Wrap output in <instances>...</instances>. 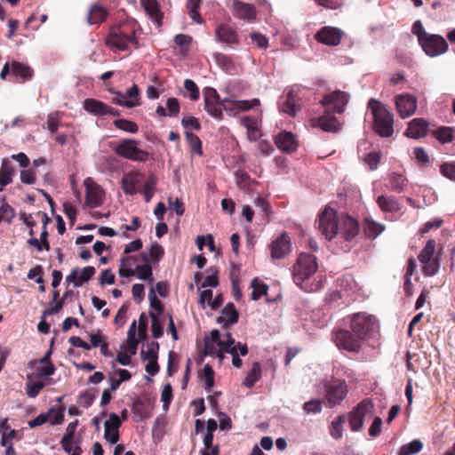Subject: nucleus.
Here are the masks:
<instances>
[{"mask_svg": "<svg viewBox=\"0 0 455 455\" xmlns=\"http://www.w3.org/2000/svg\"><path fill=\"white\" fill-rule=\"evenodd\" d=\"M14 215L15 214L12 208L8 204L4 202V198L1 199L0 221L5 220L7 222H11Z\"/></svg>", "mask_w": 455, "mask_h": 455, "instance_id": "13d9d810", "label": "nucleus"}, {"mask_svg": "<svg viewBox=\"0 0 455 455\" xmlns=\"http://www.w3.org/2000/svg\"><path fill=\"white\" fill-rule=\"evenodd\" d=\"M60 115L59 112L50 113L47 116L48 129L52 132H56L60 126Z\"/></svg>", "mask_w": 455, "mask_h": 455, "instance_id": "0e129e2a", "label": "nucleus"}, {"mask_svg": "<svg viewBox=\"0 0 455 455\" xmlns=\"http://www.w3.org/2000/svg\"><path fill=\"white\" fill-rule=\"evenodd\" d=\"M271 255L274 259H282L291 251V241L286 234L276 238L270 245Z\"/></svg>", "mask_w": 455, "mask_h": 455, "instance_id": "b1692460", "label": "nucleus"}, {"mask_svg": "<svg viewBox=\"0 0 455 455\" xmlns=\"http://www.w3.org/2000/svg\"><path fill=\"white\" fill-rule=\"evenodd\" d=\"M429 57H436L445 53L448 51V44L444 37L439 35L429 34L425 39H421L419 44Z\"/></svg>", "mask_w": 455, "mask_h": 455, "instance_id": "9d476101", "label": "nucleus"}, {"mask_svg": "<svg viewBox=\"0 0 455 455\" xmlns=\"http://www.w3.org/2000/svg\"><path fill=\"white\" fill-rule=\"evenodd\" d=\"M373 117V129L381 137H390L394 132L393 114L379 101L371 99L368 102Z\"/></svg>", "mask_w": 455, "mask_h": 455, "instance_id": "20e7f679", "label": "nucleus"}, {"mask_svg": "<svg viewBox=\"0 0 455 455\" xmlns=\"http://www.w3.org/2000/svg\"><path fill=\"white\" fill-rule=\"evenodd\" d=\"M384 229L385 226L383 224L379 223L370 218L365 219L363 224V230L368 237L375 239L384 231Z\"/></svg>", "mask_w": 455, "mask_h": 455, "instance_id": "72a5a7b5", "label": "nucleus"}, {"mask_svg": "<svg viewBox=\"0 0 455 455\" xmlns=\"http://www.w3.org/2000/svg\"><path fill=\"white\" fill-rule=\"evenodd\" d=\"M213 59L216 64L225 72L230 73L234 71L235 68L232 58L228 55L220 52H216L213 54Z\"/></svg>", "mask_w": 455, "mask_h": 455, "instance_id": "58836bf2", "label": "nucleus"}, {"mask_svg": "<svg viewBox=\"0 0 455 455\" xmlns=\"http://www.w3.org/2000/svg\"><path fill=\"white\" fill-rule=\"evenodd\" d=\"M164 255V248L157 243H154L149 249V256L148 257L150 262H157Z\"/></svg>", "mask_w": 455, "mask_h": 455, "instance_id": "680f3d73", "label": "nucleus"}, {"mask_svg": "<svg viewBox=\"0 0 455 455\" xmlns=\"http://www.w3.org/2000/svg\"><path fill=\"white\" fill-rule=\"evenodd\" d=\"M159 345L157 342H151L148 344L147 350L141 351V358L144 361L157 360V353Z\"/></svg>", "mask_w": 455, "mask_h": 455, "instance_id": "8fccbe9b", "label": "nucleus"}, {"mask_svg": "<svg viewBox=\"0 0 455 455\" xmlns=\"http://www.w3.org/2000/svg\"><path fill=\"white\" fill-rule=\"evenodd\" d=\"M440 171L444 177L455 181V164L445 163L441 165Z\"/></svg>", "mask_w": 455, "mask_h": 455, "instance_id": "774afa93", "label": "nucleus"}, {"mask_svg": "<svg viewBox=\"0 0 455 455\" xmlns=\"http://www.w3.org/2000/svg\"><path fill=\"white\" fill-rule=\"evenodd\" d=\"M303 410L307 414L319 413L322 411V403L318 399L310 400L304 403Z\"/></svg>", "mask_w": 455, "mask_h": 455, "instance_id": "052dcab7", "label": "nucleus"}, {"mask_svg": "<svg viewBox=\"0 0 455 455\" xmlns=\"http://www.w3.org/2000/svg\"><path fill=\"white\" fill-rule=\"evenodd\" d=\"M395 102L396 111L402 118L412 116L418 107L417 98L407 92L396 95Z\"/></svg>", "mask_w": 455, "mask_h": 455, "instance_id": "2eb2a0df", "label": "nucleus"}, {"mask_svg": "<svg viewBox=\"0 0 455 455\" xmlns=\"http://www.w3.org/2000/svg\"><path fill=\"white\" fill-rule=\"evenodd\" d=\"M389 186L392 191L402 193L407 186V179L400 172H392L388 175Z\"/></svg>", "mask_w": 455, "mask_h": 455, "instance_id": "473e14b6", "label": "nucleus"}, {"mask_svg": "<svg viewBox=\"0 0 455 455\" xmlns=\"http://www.w3.org/2000/svg\"><path fill=\"white\" fill-rule=\"evenodd\" d=\"M229 354L232 355L233 366L239 369L243 365V361L240 358V355L244 356L248 354L247 345L238 342L233 347V352Z\"/></svg>", "mask_w": 455, "mask_h": 455, "instance_id": "4c0bfd02", "label": "nucleus"}, {"mask_svg": "<svg viewBox=\"0 0 455 455\" xmlns=\"http://www.w3.org/2000/svg\"><path fill=\"white\" fill-rule=\"evenodd\" d=\"M237 344L231 332L221 333L219 330H212L210 336L204 339V349L207 355L219 358L221 363L224 353H232L233 347Z\"/></svg>", "mask_w": 455, "mask_h": 455, "instance_id": "7ed1b4c3", "label": "nucleus"}, {"mask_svg": "<svg viewBox=\"0 0 455 455\" xmlns=\"http://www.w3.org/2000/svg\"><path fill=\"white\" fill-rule=\"evenodd\" d=\"M333 340L340 349L356 352L360 349L363 339L347 330H338L333 332Z\"/></svg>", "mask_w": 455, "mask_h": 455, "instance_id": "1a4fd4ad", "label": "nucleus"}, {"mask_svg": "<svg viewBox=\"0 0 455 455\" xmlns=\"http://www.w3.org/2000/svg\"><path fill=\"white\" fill-rule=\"evenodd\" d=\"M212 291L210 289L204 290L200 293L199 303L203 307H205V303L212 308L216 309L220 306V301L213 299Z\"/></svg>", "mask_w": 455, "mask_h": 455, "instance_id": "c03bdc74", "label": "nucleus"}, {"mask_svg": "<svg viewBox=\"0 0 455 455\" xmlns=\"http://www.w3.org/2000/svg\"><path fill=\"white\" fill-rule=\"evenodd\" d=\"M376 202L383 212L395 213L402 208L400 202L393 196H379Z\"/></svg>", "mask_w": 455, "mask_h": 455, "instance_id": "393cba45", "label": "nucleus"}, {"mask_svg": "<svg viewBox=\"0 0 455 455\" xmlns=\"http://www.w3.org/2000/svg\"><path fill=\"white\" fill-rule=\"evenodd\" d=\"M349 96L341 91H335L326 94L321 104L327 112L342 113L348 102Z\"/></svg>", "mask_w": 455, "mask_h": 455, "instance_id": "f8f14e48", "label": "nucleus"}, {"mask_svg": "<svg viewBox=\"0 0 455 455\" xmlns=\"http://www.w3.org/2000/svg\"><path fill=\"white\" fill-rule=\"evenodd\" d=\"M319 126L323 131L328 132H335L339 130L341 124L339 119L331 116V112H327L324 109V114L318 118Z\"/></svg>", "mask_w": 455, "mask_h": 455, "instance_id": "cd10ccee", "label": "nucleus"}, {"mask_svg": "<svg viewBox=\"0 0 455 455\" xmlns=\"http://www.w3.org/2000/svg\"><path fill=\"white\" fill-rule=\"evenodd\" d=\"M135 24H123L113 28L106 39V44L114 51H125L129 45H138L134 36Z\"/></svg>", "mask_w": 455, "mask_h": 455, "instance_id": "39448f33", "label": "nucleus"}, {"mask_svg": "<svg viewBox=\"0 0 455 455\" xmlns=\"http://www.w3.org/2000/svg\"><path fill=\"white\" fill-rule=\"evenodd\" d=\"M317 228L327 240L340 234L346 241L355 238L359 233L358 222L347 216H338L334 209L326 206L318 216Z\"/></svg>", "mask_w": 455, "mask_h": 455, "instance_id": "f257e3e1", "label": "nucleus"}, {"mask_svg": "<svg viewBox=\"0 0 455 455\" xmlns=\"http://www.w3.org/2000/svg\"><path fill=\"white\" fill-rule=\"evenodd\" d=\"M241 123L246 128L247 137L250 140H256L259 138V119L246 116L241 119Z\"/></svg>", "mask_w": 455, "mask_h": 455, "instance_id": "c756f323", "label": "nucleus"}, {"mask_svg": "<svg viewBox=\"0 0 455 455\" xmlns=\"http://www.w3.org/2000/svg\"><path fill=\"white\" fill-rule=\"evenodd\" d=\"M192 41V37L188 35L179 34L175 36L174 42L177 45H179L183 53H187L188 52L189 44Z\"/></svg>", "mask_w": 455, "mask_h": 455, "instance_id": "bf43d9fd", "label": "nucleus"}, {"mask_svg": "<svg viewBox=\"0 0 455 455\" xmlns=\"http://www.w3.org/2000/svg\"><path fill=\"white\" fill-rule=\"evenodd\" d=\"M352 331L359 338L367 339L379 328L375 316L364 312L354 314L347 317Z\"/></svg>", "mask_w": 455, "mask_h": 455, "instance_id": "423d86ee", "label": "nucleus"}, {"mask_svg": "<svg viewBox=\"0 0 455 455\" xmlns=\"http://www.w3.org/2000/svg\"><path fill=\"white\" fill-rule=\"evenodd\" d=\"M277 148L286 153H291L297 149L298 141L295 135L290 132H281L275 140Z\"/></svg>", "mask_w": 455, "mask_h": 455, "instance_id": "5701e85b", "label": "nucleus"}, {"mask_svg": "<svg viewBox=\"0 0 455 455\" xmlns=\"http://www.w3.org/2000/svg\"><path fill=\"white\" fill-rule=\"evenodd\" d=\"M216 40L227 44H235L239 43L238 36L235 30L228 24H218L215 28Z\"/></svg>", "mask_w": 455, "mask_h": 455, "instance_id": "412c9836", "label": "nucleus"}, {"mask_svg": "<svg viewBox=\"0 0 455 455\" xmlns=\"http://www.w3.org/2000/svg\"><path fill=\"white\" fill-rule=\"evenodd\" d=\"M140 185V174L138 172L128 173L122 180V188L127 195H135Z\"/></svg>", "mask_w": 455, "mask_h": 455, "instance_id": "bb28decb", "label": "nucleus"}, {"mask_svg": "<svg viewBox=\"0 0 455 455\" xmlns=\"http://www.w3.org/2000/svg\"><path fill=\"white\" fill-rule=\"evenodd\" d=\"M204 109L207 113L216 119L222 118L223 100H220L217 91L212 87H207L204 91Z\"/></svg>", "mask_w": 455, "mask_h": 455, "instance_id": "ddd939ff", "label": "nucleus"}, {"mask_svg": "<svg viewBox=\"0 0 455 455\" xmlns=\"http://www.w3.org/2000/svg\"><path fill=\"white\" fill-rule=\"evenodd\" d=\"M454 130L451 127H440L434 132L435 138L441 143H449L453 140Z\"/></svg>", "mask_w": 455, "mask_h": 455, "instance_id": "de8ad7c7", "label": "nucleus"}, {"mask_svg": "<svg viewBox=\"0 0 455 455\" xmlns=\"http://www.w3.org/2000/svg\"><path fill=\"white\" fill-rule=\"evenodd\" d=\"M343 32L335 27H323L315 36L317 42L326 44L336 46L340 44Z\"/></svg>", "mask_w": 455, "mask_h": 455, "instance_id": "f3484780", "label": "nucleus"}, {"mask_svg": "<svg viewBox=\"0 0 455 455\" xmlns=\"http://www.w3.org/2000/svg\"><path fill=\"white\" fill-rule=\"evenodd\" d=\"M61 447L68 455H81L80 439H61Z\"/></svg>", "mask_w": 455, "mask_h": 455, "instance_id": "ea45409f", "label": "nucleus"}, {"mask_svg": "<svg viewBox=\"0 0 455 455\" xmlns=\"http://www.w3.org/2000/svg\"><path fill=\"white\" fill-rule=\"evenodd\" d=\"M428 123L424 118L412 119L405 131V135L409 138L419 140L427 134Z\"/></svg>", "mask_w": 455, "mask_h": 455, "instance_id": "4be33fe9", "label": "nucleus"}, {"mask_svg": "<svg viewBox=\"0 0 455 455\" xmlns=\"http://www.w3.org/2000/svg\"><path fill=\"white\" fill-rule=\"evenodd\" d=\"M380 154L379 152H371L369 153L365 158L364 161L366 164L370 167L371 170H375L378 167V164L380 161Z\"/></svg>", "mask_w": 455, "mask_h": 455, "instance_id": "338daca9", "label": "nucleus"}, {"mask_svg": "<svg viewBox=\"0 0 455 455\" xmlns=\"http://www.w3.org/2000/svg\"><path fill=\"white\" fill-rule=\"evenodd\" d=\"M238 321V312L232 303H228L222 310L220 322L226 325L234 324Z\"/></svg>", "mask_w": 455, "mask_h": 455, "instance_id": "a19ab883", "label": "nucleus"}, {"mask_svg": "<svg viewBox=\"0 0 455 455\" xmlns=\"http://www.w3.org/2000/svg\"><path fill=\"white\" fill-rule=\"evenodd\" d=\"M347 387L345 381L335 380L331 382L327 389L326 399L330 407L339 404L346 397Z\"/></svg>", "mask_w": 455, "mask_h": 455, "instance_id": "a211bd4d", "label": "nucleus"}, {"mask_svg": "<svg viewBox=\"0 0 455 455\" xmlns=\"http://www.w3.org/2000/svg\"><path fill=\"white\" fill-rule=\"evenodd\" d=\"M85 188V204L89 208L100 207L105 200L103 188L92 178H86L84 181Z\"/></svg>", "mask_w": 455, "mask_h": 455, "instance_id": "9b49d317", "label": "nucleus"}, {"mask_svg": "<svg viewBox=\"0 0 455 455\" xmlns=\"http://www.w3.org/2000/svg\"><path fill=\"white\" fill-rule=\"evenodd\" d=\"M251 288L252 289V291L251 293V298L253 300H258L263 295H266L267 291L268 290V287L267 284H265L261 281H259L256 278L251 281Z\"/></svg>", "mask_w": 455, "mask_h": 455, "instance_id": "37998d69", "label": "nucleus"}, {"mask_svg": "<svg viewBox=\"0 0 455 455\" xmlns=\"http://www.w3.org/2000/svg\"><path fill=\"white\" fill-rule=\"evenodd\" d=\"M318 264L314 255L300 253L292 267V279L296 285L309 279L317 270Z\"/></svg>", "mask_w": 455, "mask_h": 455, "instance_id": "0eeeda50", "label": "nucleus"}, {"mask_svg": "<svg viewBox=\"0 0 455 455\" xmlns=\"http://www.w3.org/2000/svg\"><path fill=\"white\" fill-rule=\"evenodd\" d=\"M202 3V0H188L187 8L190 18L197 24L203 23V19L198 12V8Z\"/></svg>", "mask_w": 455, "mask_h": 455, "instance_id": "a18cd8bd", "label": "nucleus"}, {"mask_svg": "<svg viewBox=\"0 0 455 455\" xmlns=\"http://www.w3.org/2000/svg\"><path fill=\"white\" fill-rule=\"evenodd\" d=\"M114 124L116 128L130 133H136L139 130L138 125L134 122L126 119L116 120Z\"/></svg>", "mask_w": 455, "mask_h": 455, "instance_id": "603ef678", "label": "nucleus"}, {"mask_svg": "<svg viewBox=\"0 0 455 455\" xmlns=\"http://www.w3.org/2000/svg\"><path fill=\"white\" fill-rule=\"evenodd\" d=\"M259 99L237 100L231 98L223 99V109L230 116H235L241 112L248 111L259 106Z\"/></svg>", "mask_w": 455, "mask_h": 455, "instance_id": "4468645a", "label": "nucleus"}, {"mask_svg": "<svg viewBox=\"0 0 455 455\" xmlns=\"http://www.w3.org/2000/svg\"><path fill=\"white\" fill-rule=\"evenodd\" d=\"M107 14V11L102 6L92 4L88 12V23L90 25L98 24L105 20Z\"/></svg>", "mask_w": 455, "mask_h": 455, "instance_id": "c9c22d12", "label": "nucleus"}, {"mask_svg": "<svg viewBox=\"0 0 455 455\" xmlns=\"http://www.w3.org/2000/svg\"><path fill=\"white\" fill-rule=\"evenodd\" d=\"M141 4L149 18L158 26L161 24L162 12L156 0H141Z\"/></svg>", "mask_w": 455, "mask_h": 455, "instance_id": "7c9ffc66", "label": "nucleus"}, {"mask_svg": "<svg viewBox=\"0 0 455 455\" xmlns=\"http://www.w3.org/2000/svg\"><path fill=\"white\" fill-rule=\"evenodd\" d=\"M11 69L20 83L30 80L33 76V69L29 66L15 60L11 63Z\"/></svg>", "mask_w": 455, "mask_h": 455, "instance_id": "a878e982", "label": "nucleus"}, {"mask_svg": "<svg viewBox=\"0 0 455 455\" xmlns=\"http://www.w3.org/2000/svg\"><path fill=\"white\" fill-rule=\"evenodd\" d=\"M231 10L234 17L251 22L256 19V10L252 4L241 0H231Z\"/></svg>", "mask_w": 455, "mask_h": 455, "instance_id": "6ab92c4d", "label": "nucleus"}, {"mask_svg": "<svg viewBox=\"0 0 455 455\" xmlns=\"http://www.w3.org/2000/svg\"><path fill=\"white\" fill-rule=\"evenodd\" d=\"M15 170L9 160H3L0 168V186L4 187L12 183Z\"/></svg>", "mask_w": 455, "mask_h": 455, "instance_id": "f704fd0d", "label": "nucleus"}, {"mask_svg": "<svg viewBox=\"0 0 455 455\" xmlns=\"http://www.w3.org/2000/svg\"><path fill=\"white\" fill-rule=\"evenodd\" d=\"M84 108L96 116H107V112H108V106L95 99H86L84 101Z\"/></svg>", "mask_w": 455, "mask_h": 455, "instance_id": "c85d7f7f", "label": "nucleus"}, {"mask_svg": "<svg viewBox=\"0 0 455 455\" xmlns=\"http://www.w3.org/2000/svg\"><path fill=\"white\" fill-rule=\"evenodd\" d=\"M298 100V90L293 88L286 95L280 99L279 110L291 116H295L296 113L299 110Z\"/></svg>", "mask_w": 455, "mask_h": 455, "instance_id": "aec40b11", "label": "nucleus"}, {"mask_svg": "<svg viewBox=\"0 0 455 455\" xmlns=\"http://www.w3.org/2000/svg\"><path fill=\"white\" fill-rule=\"evenodd\" d=\"M95 274V268L93 267H85L83 269H79L77 279L76 281V287L83 285L84 283L89 281L91 277Z\"/></svg>", "mask_w": 455, "mask_h": 455, "instance_id": "3c124183", "label": "nucleus"}, {"mask_svg": "<svg viewBox=\"0 0 455 455\" xmlns=\"http://www.w3.org/2000/svg\"><path fill=\"white\" fill-rule=\"evenodd\" d=\"M202 379L204 381L205 388H211L214 385V371L212 367L205 364L203 368Z\"/></svg>", "mask_w": 455, "mask_h": 455, "instance_id": "6e6d98bb", "label": "nucleus"}, {"mask_svg": "<svg viewBox=\"0 0 455 455\" xmlns=\"http://www.w3.org/2000/svg\"><path fill=\"white\" fill-rule=\"evenodd\" d=\"M353 411L361 419H364L367 416H371L373 411V403L370 400L362 401Z\"/></svg>", "mask_w": 455, "mask_h": 455, "instance_id": "49530a36", "label": "nucleus"}, {"mask_svg": "<svg viewBox=\"0 0 455 455\" xmlns=\"http://www.w3.org/2000/svg\"><path fill=\"white\" fill-rule=\"evenodd\" d=\"M435 251V242L434 240H428L419 255L420 262H427L432 259V257Z\"/></svg>", "mask_w": 455, "mask_h": 455, "instance_id": "09e8293b", "label": "nucleus"}, {"mask_svg": "<svg viewBox=\"0 0 455 455\" xmlns=\"http://www.w3.org/2000/svg\"><path fill=\"white\" fill-rule=\"evenodd\" d=\"M261 378V366L259 362L252 363L251 371L244 378L243 384L244 387L251 388Z\"/></svg>", "mask_w": 455, "mask_h": 455, "instance_id": "e433bc0d", "label": "nucleus"}, {"mask_svg": "<svg viewBox=\"0 0 455 455\" xmlns=\"http://www.w3.org/2000/svg\"><path fill=\"white\" fill-rule=\"evenodd\" d=\"M250 37L254 44H256L259 48L267 49L268 46V39L266 36L253 32L251 33Z\"/></svg>", "mask_w": 455, "mask_h": 455, "instance_id": "69168bd1", "label": "nucleus"}, {"mask_svg": "<svg viewBox=\"0 0 455 455\" xmlns=\"http://www.w3.org/2000/svg\"><path fill=\"white\" fill-rule=\"evenodd\" d=\"M423 448L421 441L415 439L409 443L403 444L400 447L398 455H414L419 453Z\"/></svg>", "mask_w": 455, "mask_h": 455, "instance_id": "79ce46f5", "label": "nucleus"}, {"mask_svg": "<svg viewBox=\"0 0 455 455\" xmlns=\"http://www.w3.org/2000/svg\"><path fill=\"white\" fill-rule=\"evenodd\" d=\"M51 351L35 364L33 372L27 375V379H37L40 380H52L51 376L55 371V367L50 361Z\"/></svg>", "mask_w": 455, "mask_h": 455, "instance_id": "dca6fc26", "label": "nucleus"}, {"mask_svg": "<svg viewBox=\"0 0 455 455\" xmlns=\"http://www.w3.org/2000/svg\"><path fill=\"white\" fill-rule=\"evenodd\" d=\"M125 98L128 101L134 102V107L139 106L140 102V91L136 84H133L128 88L124 93Z\"/></svg>", "mask_w": 455, "mask_h": 455, "instance_id": "e2e57ef3", "label": "nucleus"}, {"mask_svg": "<svg viewBox=\"0 0 455 455\" xmlns=\"http://www.w3.org/2000/svg\"><path fill=\"white\" fill-rule=\"evenodd\" d=\"M184 88L188 93L185 94V96H188L193 100H196L199 98L198 87L193 80L186 79L184 81Z\"/></svg>", "mask_w": 455, "mask_h": 455, "instance_id": "4d7b16f0", "label": "nucleus"}, {"mask_svg": "<svg viewBox=\"0 0 455 455\" xmlns=\"http://www.w3.org/2000/svg\"><path fill=\"white\" fill-rule=\"evenodd\" d=\"M52 380H40L37 379H27L26 393L29 397H36L40 391L45 387L52 385Z\"/></svg>", "mask_w": 455, "mask_h": 455, "instance_id": "2f4dec72", "label": "nucleus"}, {"mask_svg": "<svg viewBox=\"0 0 455 455\" xmlns=\"http://www.w3.org/2000/svg\"><path fill=\"white\" fill-rule=\"evenodd\" d=\"M117 155L126 159L138 162H146L148 159V153L138 148L135 140H123L115 148Z\"/></svg>", "mask_w": 455, "mask_h": 455, "instance_id": "6e6552de", "label": "nucleus"}, {"mask_svg": "<svg viewBox=\"0 0 455 455\" xmlns=\"http://www.w3.org/2000/svg\"><path fill=\"white\" fill-rule=\"evenodd\" d=\"M330 435L334 439H340L343 435V418L339 416L337 419L331 422L330 427Z\"/></svg>", "mask_w": 455, "mask_h": 455, "instance_id": "864d4df0", "label": "nucleus"}, {"mask_svg": "<svg viewBox=\"0 0 455 455\" xmlns=\"http://www.w3.org/2000/svg\"><path fill=\"white\" fill-rule=\"evenodd\" d=\"M156 185V179L155 176L151 175L147 180V181L145 182V185H144L143 194H144L146 202H149L152 199L154 193H155Z\"/></svg>", "mask_w": 455, "mask_h": 455, "instance_id": "5fc2aeb1", "label": "nucleus"}, {"mask_svg": "<svg viewBox=\"0 0 455 455\" xmlns=\"http://www.w3.org/2000/svg\"><path fill=\"white\" fill-rule=\"evenodd\" d=\"M118 274L121 277H131L135 275L140 280L153 283L152 267L146 253L139 255L125 256L120 259Z\"/></svg>", "mask_w": 455, "mask_h": 455, "instance_id": "f03ea898", "label": "nucleus"}]
</instances>
